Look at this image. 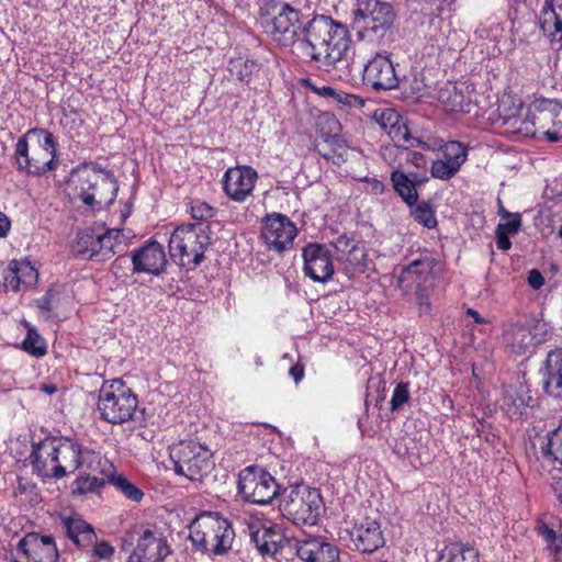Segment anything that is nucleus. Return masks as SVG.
<instances>
[{"label":"nucleus","instance_id":"obj_50","mask_svg":"<svg viewBox=\"0 0 562 562\" xmlns=\"http://www.w3.org/2000/svg\"><path fill=\"white\" fill-rule=\"evenodd\" d=\"M409 398H411V393H409L408 383H405V382L398 383L395 386L392 397H391V402H390L391 411L395 412V411L400 409L404 404H406L409 401Z\"/></svg>","mask_w":562,"mask_h":562},{"label":"nucleus","instance_id":"obj_9","mask_svg":"<svg viewBox=\"0 0 562 562\" xmlns=\"http://www.w3.org/2000/svg\"><path fill=\"white\" fill-rule=\"evenodd\" d=\"M175 472L190 481H200L214 467L213 453L206 445L195 440H181L170 447Z\"/></svg>","mask_w":562,"mask_h":562},{"label":"nucleus","instance_id":"obj_35","mask_svg":"<svg viewBox=\"0 0 562 562\" xmlns=\"http://www.w3.org/2000/svg\"><path fill=\"white\" fill-rule=\"evenodd\" d=\"M541 454L546 462L562 467V423L548 434L546 443L541 446Z\"/></svg>","mask_w":562,"mask_h":562},{"label":"nucleus","instance_id":"obj_46","mask_svg":"<svg viewBox=\"0 0 562 562\" xmlns=\"http://www.w3.org/2000/svg\"><path fill=\"white\" fill-rule=\"evenodd\" d=\"M333 101L341 110H360L364 106V100L356 94L336 90Z\"/></svg>","mask_w":562,"mask_h":562},{"label":"nucleus","instance_id":"obj_20","mask_svg":"<svg viewBox=\"0 0 562 562\" xmlns=\"http://www.w3.org/2000/svg\"><path fill=\"white\" fill-rule=\"evenodd\" d=\"M164 246L155 239L147 240L132 254L133 271L160 276L167 266Z\"/></svg>","mask_w":562,"mask_h":562},{"label":"nucleus","instance_id":"obj_26","mask_svg":"<svg viewBox=\"0 0 562 562\" xmlns=\"http://www.w3.org/2000/svg\"><path fill=\"white\" fill-rule=\"evenodd\" d=\"M532 396L529 390L522 383L508 385L504 389L501 409L510 419H520L528 415L531 406Z\"/></svg>","mask_w":562,"mask_h":562},{"label":"nucleus","instance_id":"obj_40","mask_svg":"<svg viewBox=\"0 0 562 562\" xmlns=\"http://www.w3.org/2000/svg\"><path fill=\"white\" fill-rule=\"evenodd\" d=\"M22 348L29 355L40 358L47 353V344L45 339L34 328H29Z\"/></svg>","mask_w":562,"mask_h":562},{"label":"nucleus","instance_id":"obj_11","mask_svg":"<svg viewBox=\"0 0 562 562\" xmlns=\"http://www.w3.org/2000/svg\"><path fill=\"white\" fill-rule=\"evenodd\" d=\"M59 552L52 536L27 533L10 553V562H58Z\"/></svg>","mask_w":562,"mask_h":562},{"label":"nucleus","instance_id":"obj_62","mask_svg":"<svg viewBox=\"0 0 562 562\" xmlns=\"http://www.w3.org/2000/svg\"><path fill=\"white\" fill-rule=\"evenodd\" d=\"M289 374L293 378L294 382L297 384L304 376V367L302 364H294L290 368Z\"/></svg>","mask_w":562,"mask_h":562},{"label":"nucleus","instance_id":"obj_47","mask_svg":"<svg viewBox=\"0 0 562 562\" xmlns=\"http://www.w3.org/2000/svg\"><path fill=\"white\" fill-rule=\"evenodd\" d=\"M439 562H479V554L473 548H461L450 550L447 555H442Z\"/></svg>","mask_w":562,"mask_h":562},{"label":"nucleus","instance_id":"obj_42","mask_svg":"<svg viewBox=\"0 0 562 562\" xmlns=\"http://www.w3.org/2000/svg\"><path fill=\"white\" fill-rule=\"evenodd\" d=\"M538 532L548 543V549L553 560L555 562H562V533L557 535V532L546 524L538 527Z\"/></svg>","mask_w":562,"mask_h":562},{"label":"nucleus","instance_id":"obj_14","mask_svg":"<svg viewBox=\"0 0 562 562\" xmlns=\"http://www.w3.org/2000/svg\"><path fill=\"white\" fill-rule=\"evenodd\" d=\"M246 525L250 541L262 557H273L289 542L278 524L251 518Z\"/></svg>","mask_w":562,"mask_h":562},{"label":"nucleus","instance_id":"obj_60","mask_svg":"<svg viewBox=\"0 0 562 562\" xmlns=\"http://www.w3.org/2000/svg\"><path fill=\"white\" fill-rule=\"evenodd\" d=\"M496 246L499 250L507 251L512 247L510 235L495 231Z\"/></svg>","mask_w":562,"mask_h":562},{"label":"nucleus","instance_id":"obj_30","mask_svg":"<svg viewBox=\"0 0 562 562\" xmlns=\"http://www.w3.org/2000/svg\"><path fill=\"white\" fill-rule=\"evenodd\" d=\"M547 394L562 397V349L551 350L540 370Z\"/></svg>","mask_w":562,"mask_h":562},{"label":"nucleus","instance_id":"obj_4","mask_svg":"<svg viewBox=\"0 0 562 562\" xmlns=\"http://www.w3.org/2000/svg\"><path fill=\"white\" fill-rule=\"evenodd\" d=\"M76 195L91 210H101L114 203L119 182L113 171L98 162H83L71 172Z\"/></svg>","mask_w":562,"mask_h":562},{"label":"nucleus","instance_id":"obj_3","mask_svg":"<svg viewBox=\"0 0 562 562\" xmlns=\"http://www.w3.org/2000/svg\"><path fill=\"white\" fill-rule=\"evenodd\" d=\"M80 443L66 437H47L33 446L34 472L43 479H63L80 469Z\"/></svg>","mask_w":562,"mask_h":562},{"label":"nucleus","instance_id":"obj_43","mask_svg":"<svg viewBox=\"0 0 562 562\" xmlns=\"http://www.w3.org/2000/svg\"><path fill=\"white\" fill-rule=\"evenodd\" d=\"M103 485L104 482L95 476H91L89 474L80 475L72 482L71 492L75 495H85L87 493L97 492Z\"/></svg>","mask_w":562,"mask_h":562},{"label":"nucleus","instance_id":"obj_2","mask_svg":"<svg viewBox=\"0 0 562 562\" xmlns=\"http://www.w3.org/2000/svg\"><path fill=\"white\" fill-rule=\"evenodd\" d=\"M58 144L52 132L31 128L21 136L14 147V165L18 171L41 177L58 167Z\"/></svg>","mask_w":562,"mask_h":562},{"label":"nucleus","instance_id":"obj_21","mask_svg":"<svg viewBox=\"0 0 562 562\" xmlns=\"http://www.w3.org/2000/svg\"><path fill=\"white\" fill-rule=\"evenodd\" d=\"M348 533L352 547L362 553H372L385 542L380 522L369 517L355 522Z\"/></svg>","mask_w":562,"mask_h":562},{"label":"nucleus","instance_id":"obj_12","mask_svg":"<svg viewBox=\"0 0 562 562\" xmlns=\"http://www.w3.org/2000/svg\"><path fill=\"white\" fill-rule=\"evenodd\" d=\"M432 260L429 257H422L403 267L397 278V284L403 292H414L420 306L425 304L429 307L427 290L432 279Z\"/></svg>","mask_w":562,"mask_h":562},{"label":"nucleus","instance_id":"obj_58","mask_svg":"<svg viewBox=\"0 0 562 562\" xmlns=\"http://www.w3.org/2000/svg\"><path fill=\"white\" fill-rule=\"evenodd\" d=\"M527 282L533 290H539L544 284V277L539 270L532 269L528 272Z\"/></svg>","mask_w":562,"mask_h":562},{"label":"nucleus","instance_id":"obj_61","mask_svg":"<svg viewBox=\"0 0 562 562\" xmlns=\"http://www.w3.org/2000/svg\"><path fill=\"white\" fill-rule=\"evenodd\" d=\"M310 89L316 93L317 95L319 97H325V98H330V99H334V95L336 93V89H334L333 87L330 86H322V87H317V86H314V85H308Z\"/></svg>","mask_w":562,"mask_h":562},{"label":"nucleus","instance_id":"obj_34","mask_svg":"<svg viewBox=\"0 0 562 562\" xmlns=\"http://www.w3.org/2000/svg\"><path fill=\"white\" fill-rule=\"evenodd\" d=\"M98 228L90 227L78 232L72 243V251L97 261Z\"/></svg>","mask_w":562,"mask_h":562},{"label":"nucleus","instance_id":"obj_29","mask_svg":"<svg viewBox=\"0 0 562 562\" xmlns=\"http://www.w3.org/2000/svg\"><path fill=\"white\" fill-rule=\"evenodd\" d=\"M560 110V103L553 99L537 98L528 106L530 123L536 128V138H544L547 131L552 125L557 111Z\"/></svg>","mask_w":562,"mask_h":562},{"label":"nucleus","instance_id":"obj_41","mask_svg":"<svg viewBox=\"0 0 562 562\" xmlns=\"http://www.w3.org/2000/svg\"><path fill=\"white\" fill-rule=\"evenodd\" d=\"M231 72L241 82H249L252 75L259 70V65L254 59L236 58L231 61Z\"/></svg>","mask_w":562,"mask_h":562},{"label":"nucleus","instance_id":"obj_38","mask_svg":"<svg viewBox=\"0 0 562 562\" xmlns=\"http://www.w3.org/2000/svg\"><path fill=\"white\" fill-rule=\"evenodd\" d=\"M80 469H86L91 472L106 473L105 467L109 464L106 459H103L100 452L94 450L82 448L80 446L79 456Z\"/></svg>","mask_w":562,"mask_h":562},{"label":"nucleus","instance_id":"obj_36","mask_svg":"<svg viewBox=\"0 0 562 562\" xmlns=\"http://www.w3.org/2000/svg\"><path fill=\"white\" fill-rule=\"evenodd\" d=\"M366 259L367 254L364 247L360 244L345 256L338 257V260L344 263L345 271L348 276L363 273L367 269Z\"/></svg>","mask_w":562,"mask_h":562},{"label":"nucleus","instance_id":"obj_44","mask_svg":"<svg viewBox=\"0 0 562 562\" xmlns=\"http://www.w3.org/2000/svg\"><path fill=\"white\" fill-rule=\"evenodd\" d=\"M387 135L394 143V147L396 148H407L413 146V140H415L409 133L408 127L405 123L400 121L396 125H392L391 128L387 130Z\"/></svg>","mask_w":562,"mask_h":562},{"label":"nucleus","instance_id":"obj_49","mask_svg":"<svg viewBox=\"0 0 562 562\" xmlns=\"http://www.w3.org/2000/svg\"><path fill=\"white\" fill-rule=\"evenodd\" d=\"M190 213L192 218L200 222H206L215 216L216 210L206 202L196 200L191 203Z\"/></svg>","mask_w":562,"mask_h":562},{"label":"nucleus","instance_id":"obj_51","mask_svg":"<svg viewBox=\"0 0 562 562\" xmlns=\"http://www.w3.org/2000/svg\"><path fill=\"white\" fill-rule=\"evenodd\" d=\"M554 120L552 122L551 127L547 131L546 139L551 143H557L562 140V104H560V110L557 111L554 115Z\"/></svg>","mask_w":562,"mask_h":562},{"label":"nucleus","instance_id":"obj_8","mask_svg":"<svg viewBox=\"0 0 562 562\" xmlns=\"http://www.w3.org/2000/svg\"><path fill=\"white\" fill-rule=\"evenodd\" d=\"M137 406V396L121 380L104 382L99 391L98 411L101 418L110 424L131 420Z\"/></svg>","mask_w":562,"mask_h":562},{"label":"nucleus","instance_id":"obj_28","mask_svg":"<svg viewBox=\"0 0 562 562\" xmlns=\"http://www.w3.org/2000/svg\"><path fill=\"white\" fill-rule=\"evenodd\" d=\"M60 525L67 538L79 549H88L97 540L94 528L77 513L63 515Z\"/></svg>","mask_w":562,"mask_h":562},{"label":"nucleus","instance_id":"obj_5","mask_svg":"<svg viewBox=\"0 0 562 562\" xmlns=\"http://www.w3.org/2000/svg\"><path fill=\"white\" fill-rule=\"evenodd\" d=\"M189 531L194 549L209 557L226 554L236 537L232 522L218 512H201L189 525Z\"/></svg>","mask_w":562,"mask_h":562},{"label":"nucleus","instance_id":"obj_7","mask_svg":"<svg viewBox=\"0 0 562 562\" xmlns=\"http://www.w3.org/2000/svg\"><path fill=\"white\" fill-rule=\"evenodd\" d=\"M209 246V235L196 224L178 226L168 243L170 258L187 269L195 268L203 261Z\"/></svg>","mask_w":562,"mask_h":562},{"label":"nucleus","instance_id":"obj_54","mask_svg":"<svg viewBox=\"0 0 562 562\" xmlns=\"http://www.w3.org/2000/svg\"><path fill=\"white\" fill-rule=\"evenodd\" d=\"M21 284H22V282L20 281L18 273H15V269L13 267H11V262H10L8 268L4 271V277H3V285H4L5 290L18 292L20 290Z\"/></svg>","mask_w":562,"mask_h":562},{"label":"nucleus","instance_id":"obj_10","mask_svg":"<svg viewBox=\"0 0 562 562\" xmlns=\"http://www.w3.org/2000/svg\"><path fill=\"white\" fill-rule=\"evenodd\" d=\"M238 493L245 502L266 505L280 495L276 479L265 469L250 465L238 474Z\"/></svg>","mask_w":562,"mask_h":562},{"label":"nucleus","instance_id":"obj_33","mask_svg":"<svg viewBox=\"0 0 562 562\" xmlns=\"http://www.w3.org/2000/svg\"><path fill=\"white\" fill-rule=\"evenodd\" d=\"M124 235L121 229L98 228L97 261H105L124 248Z\"/></svg>","mask_w":562,"mask_h":562},{"label":"nucleus","instance_id":"obj_45","mask_svg":"<svg viewBox=\"0 0 562 562\" xmlns=\"http://www.w3.org/2000/svg\"><path fill=\"white\" fill-rule=\"evenodd\" d=\"M11 267L15 269L20 281L25 286H32L37 282L38 273L37 270L31 265L30 261H11Z\"/></svg>","mask_w":562,"mask_h":562},{"label":"nucleus","instance_id":"obj_22","mask_svg":"<svg viewBox=\"0 0 562 562\" xmlns=\"http://www.w3.org/2000/svg\"><path fill=\"white\" fill-rule=\"evenodd\" d=\"M443 159L432 161L430 173L440 180H450L467 160L468 149L458 140L448 142L442 149Z\"/></svg>","mask_w":562,"mask_h":562},{"label":"nucleus","instance_id":"obj_39","mask_svg":"<svg viewBox=\"0 0 562 562\" xmlns=\"http://www.w3.org/2000/svg\"><path fill=\"white\" fill-rule=\"evenodd\" d=\"M411 207V215L415 222L422 224L427 228H435L437 226V220L435 215V210L431 204L426 201H422L419 203H415V205Z\"/></svg>","mask_w":562,"mask_h":562},{"label":"nucleus","instance_id":"obj_63","mask_svg":"<svg viewBox=\"0 0 562 562\" xmlns=\"http://www.w3.org/2000/svg\"><path fill=\"white\" fill-rule=\"evenodd\" d=\"M11 223L5 214L0 212V238L5 237L10 231Z\"/></svg>","mask_w":562,"mask_h":562},{"label":"nucleus","instance_id":"obj_17","mask_svg":"<svg viewBox=\"0 0 562 562\" xmlns=\"http://www.w3.org/2000/svg\"><path fill=\"white\" fill-rule=\"evenodd\" d=\"M297 229L294 223L280 213L267 215L262 224V237L269 249L279 252L293 246Z\"/></svg>","mask_w":562,"mask_h":562},{"label":"nucleus","instance_id":"obj_37","mask_svg":"<svg viewBox=\"0 0 562 562\" xmlns=\"http://www.w3.org/2000/svg\"><path fill=\"white\" fill-rule=\"evenodd\" d=\"M108 483L112 484L119 490L126 498L133 502H140L144 493L134 483L122 474L109 473L106 474Z\"/></svg>","mask_w":562,"mask_h":562},{"label":"nucleus","instance_id":"obj_16","mask_svg":"<svg viewBox=\"0 0 562 562\" xmlns=\"http://www.w3.org/2000/svg\"><path fill=\"white\" fill-rule=\"evenodd\" d=\"M363 83L375 91L392 90L398 87L400 79L390 56L375 54L364 66Z\"/></svg>","mask_w":562,"mask_h":562},{"label":"nucleus","instance_id":"obj_18","mask_svg":"<svg viewBox=\"0 0 562 562\" xmlns=\"http://www.w3.org/2000/svg\"><path fill=\"white\" fill-rule=\"evenodd\" d=\"M257 171L250 166L228 168L222 179L223 191L234 202H245L254 192Z\"/></svg>","mask_w":562,"mask_h":562},{"label":"nucleus","instance_id":"obj_56","mask_svg":"<svg viewBox=\"0 0 562 562\" xmlns=\"http://www.w3.org/2000/svg\"><path fill=\"white\" fill-rule=\"evenodd\" d=\"M322 124H325L327 126V132L326 133L322 132L326 137L338 135V133L340 131V123L334 115H330V114L322 115L319 117L318 125L321 126ZM321 131H324L323 127L321 128Z\"/></svg>","mask_w":562,"mask_h":562},{"label":"nucleus","instance_id":"obj_1","mask_svg":"<svg viewBox=\"0 0 562 562\" xmlns=\"http://www.w3.org/2000/svg\"><path fill=\"white\" fill-rule=\"evenodd\" d=\"M301 35L304 58L325 71L348 68L351 40L346 25L331 16L317 14L303 25Z\"/></svg>","mask_w":562,"mask_h":562},{"label":"nucleus","instance_id":"obj_55","mask_svg":"<svg viewBox=\"0 0 562 562\" xmlns=\"http://www.w3.org/2000/svg\"><path fill=\"white\" fill-rule=\"evenodd\" d=\"M378 120H379L381 127L387 134V130L391 128V126L393 124L396 125L397 123H400L401 116L398 115V113L395 110L385 109V110H382Z\"/></svg>","mask_w":562,"mask_h":562},{"label":"nucleus","instance_id":"obj_64","mask_svg":"<svg viewBox=\"0 0 562 562\" xmlns=\"http://www.w3.org/2000/svg\"><path fill=\"white\" fill-rule=\"evenodd\" d=\"M370 183V190L374 194H382L385 191V184L378 180V179H371L369 180Z\"/></svg>","mask_w":562,"mask_h":562},{"label":"nucleus","instance_id":"obj_13","mask_svg":"<svg viewBox=\"0 0 562 562\" xmlns=\"http://www.w3.org/2000/svg\"><path fill=\"white\" fill-rule=\"evenodd\" d=\"M301 12L288 2L280 3L278 12L267 22L266 32L279 45L288 47L300 42Z\"/></svg>","mask_w":562,"mask_h":562},{"label":"nucleus","instance_id":"obj_27","mask_svg":"<svg viewBox=\"0 0 562 562\" xmlns=\"http://www.w3.org/2000/svg\"><path fill=\"white\" fill-rule=\"evenodd\" d=\"M543 36L551 44L562 42V0H546L538 15Z\"/></svg>","mask_w":562,"mask_h":562},{"label":"nucleus","instance_id":"obj_25","mask_svg":"<svg viewBox=\"0 0 562 562\" xmlns=\"http://www.w3.org/2000/svg\"><path fill=\"white\" fill-rule=\"evenodd\" d=\"M520 109L521 103L514 104L513 109H506L504 102L498 106L497 124L502 128V133L508 136H536V128H533V123H530L528 113L522 119L519 114Z\"/></svg>","mask_w":562,"mask_h":562},{"label":"nucleus","instance_id":"obj_52","mask_svg":"<svg viewBox=\"0 0 562 562\" xmlns=\"http://www.w3.org/2000/svg\"><path fill=\"white\" fill-rule=\"evenodd\" d=\"M331 245L338 252V257H339V256H345L346 254H348L351 249L357 247L359 245V243L355 238L349 237L346 234H344V235L338 236L331 243Z\"/></svg>","mask_w":562,"mask_h":562},{"label":"nucleus","instance_id":"obj_6","mask_svg":"<svg viewBox=\"0 0 562 562\" xmlns=\"http://www.w3.org/2000/svg\"><path fill=\"white\" fill-rule=\"evenodd\" d=\"M323 508V498L317 488L296 484L283 488L280 494V513L294 525H316Z\"/></svg>","mask_w":562,"mask_h":562},{"label":"nucleus","instance_id":"obj_31","mask_svg":"<svg viewBox=\"0 0 562 562\" xmlns=\"http://www.w3.org/2000/svg\"><path fill=\"white\" fill-rule=\"evenodd\" d=\"M393 190L408 205L413 206L418 201L417 188L422 183L417 175L409 177L405 172L395 169L390 177Z\"/></svg>","mask_w":562,"mask_h":562},{"label":"nucleus","instance_id":"obj_57","mask_svg":"<svg viewBox=\"0 0 562 562\" xmlns=\"http://www.w3.org/2000/svg\"><path fill=\"white\" fill-rule=\"evenodd\" d=\"M515 337L520 348H529L539 342L535 341V337L531 335L530 330L524 327L516 329Z\"/></svg>","mask_w":562,"mask_h":562},{"label":"nucleus","instance_id":"obj_53","mask_svg":"<svg viewBox=\"0 0 562 562\" xmlns=\"http://www.w3.org/2000/svg\"><path fill=\"white\" fill-rule=\"evenodd\" d=\"M521 227V215L519 213L513 214L512 218H508L507 222H501L496 229L503 233H506L510 236H514L518 233Z\"/></svg>","mask_w":562,"mask_h":562},{"label":"nucleus","instance_id":"obj_24","mask_svg":"<svg viewBox=\"0 0 562 562\" xmlns=\"http://www.w3.org/2000/svg\"><path fill=\"white\" fill-rule=\"evenodd\" d=\"M293 548L302 562H339L338 548L318 538L295 539Z\"/></svg>","mask_w":562,"mask_h":562},{"label":"nucleus","instance_id":"obj_59","mask_svg":"<svg viewBox=\"0 0 562 562\" xmlns=\"http://www.w3.org/2000/svg\"><path fill=\"white\" fill-rule=\"evenodd\" d=\"M56 296V292L54 290H48L40 300L38 307L45 312H52L54 310V299Z\"/></svg>","mask_w":562,"mask_h":562},{"label":"nucleus","instance_id":"obj_15","mask_svg":"<svg viewBox=\"0 0 562 562\" xmlns=\"http://www.w3.org/2000/svg\"><path fill=\"white\" fill-rule=\"evenodd\" d=\"M170 553L164 532L157 527L145 528L127 562H164Z\"/></svg>","mask_w":562,"mask_h":562},{"label":"nucleus","instance_id":"obj_48","mask_svg":"<svg viewBox=\"0 0 562 562\" xmlns=\"http://www.w3.org/2000/svg\"><path fill=\"white\" fill-rule=\"evenodd\" d=\"M92 558L97 559L95 562H111L114 557L115 549L106 540H101L92 543Z\"/></svg>","mask_w":562,"mask_h":562},{"label":"nucleus","instance_id":"obj_32","mask_svg":"<svg viewBox=\"0 0 562 562\" xmlns=\"http://www.w3.org/2000/svg\"><path fill=\"white\" fill-rule=\"evenodd\" d=\"M438 100L448 112L469 113L471 111V100L454 83H445L438 91Z\"/></svg>","mask_w":562,"mask_h":562},{"label":"nucleus","instance_id":"obj_19","mask_svg":"<svg viewBox=\"0 0 562 562\" xmlns=\"http://www.w3.org/2000/svg\"><path fill=\"white\" fill-rule=\"evenodd\" d=\"M304 273L314 282L326 283L335 272L330 250L322 244L310 243L302 251Z\"/></svg>","mask_w":562,"mask_h":562},{"label":"nucleus","instance_id":"obj_23","mask_svg":"<svg viewBox=\"0 0 562 562\" xmlns=\"http://www.w3.org/2000/svg\"><path fill=\"white\" fill-rule=\"evenodd\" d=\"M363 23L366 32L383 37L394 22L395 13L389 2L367 0L364 2Z\"/></svg>","mask_w":562,"mask_h":562}]
</instances>
